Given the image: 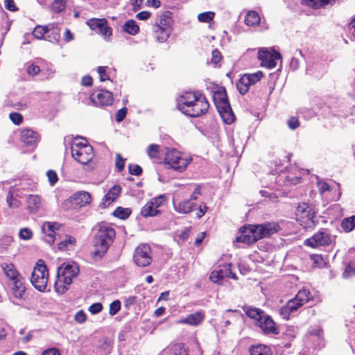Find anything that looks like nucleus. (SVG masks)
<instances>
[{"label": "nucleus", "mask_w": 355, "mask_h": 355, "mask_svg": "<svg viewBox=\"0 0 355 355\" xmlns=\"http://www.w3.org/2000/svg\"><path fill=\"white\" fill-rule=\"evenodd\" d=\"M178 108L183 114L191 117H198L205 114L209 105L201 94L187 92L178 98Z\"/></svg>", "instance_id": "f257e3e1"}, {"label": "nucleus", "mask_w": 355, "mask_h": 355, "mask_svg": "<svg viewBox=\"0 0 355 355\" xmlns=\"http://www.w3.org/2000/svg\"><path fill=\"white\" fill-rule=\"evenodd\" d=\"M279 230V227L276 223L243 227L239 230L236 242L247 245L252 244L261 239L277 232Z\"/></svg>", "instance_id": "f03ea898"}, {"label": "nucleus", "mask_w": 355, "mask_h": 355, "mask_svg": "<svg viewBox=\"0 0 355 355\" xmlns=\"http://www.w3.org/2000/svg\"><path fill=\"white\" fill-rule=\"evenodd\" d=\"M79 272V266L76 263H63L58 268L57 279L54 286L55 291L60 295L64 294Z\"/></svg>", "instance_id": "7ed1b4c3"}, {"label": "nucleus", "mask_w": 355, "mask_h": 355, "mask_svg": "<svg viewBox=\"0 0 355 355\" xmlns=\"http://www.w3.org/2000/svg\"><path fill=\"white\" fill-rule=\"evenodd\" d=\"M115 235V231L112 226L106 223L100 224L94 242V254L101 257L107 252Z\"/></svg>", "instance_id": "20e7f679"}, {"label": "nucleus", "mask_w": 355, "mask_h": 355, "mask_svg": "<svg viewBox=\"0 0 355 355\" xmlns=\"http://www.w3.org/2000/svg\"><path fill=\"white\" fill-rule=\"evenodd\" d=\"M245 314L253 319L255 324L259 327L265 334H278L279 331L272 318L266 314L262 310L257 308L246 307Z\"/></svg>", "instance_id": "39448f33"}, {"label": "nucleus", "mask_w": 355, "mask_h": 355, "mask_svg": "<svg viewBox=\"0 0 355 355\" xmlns=\"http://www.w3.org/2000/svg\"><path fill=\"white\" fill-rule=\"evenodd\" d=\"M164 155V164L167 168L179 172L184 171L192 160L189 155L175 148H166Z\"/></svg>", "instance_id": "423d86ee"}, {"label": "nucleus", "mask_w": 355, "mask_h": 355, "mask_svg": "<svg viewBox=\"0 0 355 355\" xmlns=\"http://www.w3.org/2000/svg\"><path fill=\"white\" fill-rule=\"evenodd\" d=\"M173 31V19L170 12H164L157 17L153 26L155 39L159 42H166Z\"/></svg>", "instance_id": "0eeeda50"}, {"label": "nucleus", "mask_w": 355, "mask_h": 355, "mask_svg": "<svg viewBox=\"0 0 355 355\" xmlns=\"http://www.w3.org/2000/svg\"><path fill=\"white\" fill-rule=\"evenodd\" d=\"M213 100L223 121L227 124H231L234 122V116L228 102L225 91L219 89L215 92L213 95Z\"/></svg>", "instance_id": "6e6552de"}, {"label": "nucleus", "mask_w": 355, "mask_h": 355, "mask_svg": "<svg viewBox=\"0 0 355 355\" xmlns=\"http://www.w3.org/2000/svg\"><path fill=\"white\" fill-rule=\"evenodd\" d=\"M310 299L311 293L308 290H300L294 298L290 300L286 305L280 308L279 314L284 319L288 320L291 313L295 312L298 309L308 302Z\"/></svg>", "instance_id": "1a4fd4ad"}, {"label": "nucleus", "mask_w": 355, "mask_h": 355, "mask_svg": "<svg viewBox=\"0 0 355 355\" xmlns=\"http://www.w3.org/2000/svg\"><path fill=\"white\" fill-rule=\"evenodd\" d=\"M71 151L74 159L83 165L89 163L94 157L93 148L87 141L75 140L72 143Z\"/></svg>", "instance_id": "9d476101"}, {"label": "nucleus", "mask_w": 355, "mask_h": 355, "mask_svg": "<svg viewBox=\"0 0 355 355\" xmlns=\"http://www.w3.org/2000/svg\"><path fill=\"white\" fill-rule=\"evenodd\" d=\"M48 280L49 270L47 266L43 260L40 259L34 267L31 282L37 290L44 292L46 288Z\"/></svg>", "instance_id": "9b49d317"}, {"label": "nucleus", "mask_w": 355, "mask_h": 355, "mask_svg": "<svg viewBox=\"0 0 355 355\" xmlns=\"http://www.w3.org/2000/svg\"><path fill=\"white\" fill-rule=\"evenodd\" d=\"M257 58L261 62V66L268 69L275 68L282 60V55L278 51L265 47L259 49Z\"/></svg>", "instance_id": "f8f14e48"}, {"label": "nucleus", "mask_w": 355, "mask_h": 355, "mask_svg": "<svg viewBox=\"0 0 355 355\" xmlns=\"http://www.w3.org/2000/svg\"><path fill=\"white\" fill-rule=\"evenodd\" d=\"M133 261L139 267H146L152 261V250L149 245L140 244L135 250Z\"/></svg>", "instance_id": "ddd939ff"}, {"label": "nucleus", "mask_w": 355, "mask_h": 355, "mask_svg": "<svg viewBox=\"0 0 355 355\" xmlns=\"http://www.w3.org/2000/svg\"><path fill=\"white\" fill-rule=\"evenodd\" d=\"M91 200L92 198L89 193L85 191H80L76 192L70 197L69 199L66 200L64 202L63 205L66 209H69L71 207L80 208L89 205Z\"/></svg>", "instance_id": "4468645a"}, {"label": "nucleus", "mask_w": 355, "mask_h": 355, "mask_svg": "<svg viewBox=\"0 0 355 355\" xmlns=\"http://www.w3.org/2000/svg\"><path fill=\"white\" fill-rule=\"evenodd\" d=\"M263 76V74L261 71L243 75L236 83V87L240 94H245L249 91L250 86L259 82Z\"/></svg>", "instance_id": "2eb2a0df"}, {"label": "nucleus", "mask_w": 355, "mask_h": 355, "mask_svg": "<svg viewBox=\"0 0 355 355\" xmlns=\"http://www.w3.org/2000/svg\"><path fill=\"white\" fill-rule=\"evenodd\" d=\"M333 241V237L327 231H320L304 241L306 245L311 248L329 245Z\"/></svg>", "instance_id": "dca6fc26"}, {"label": "nucleus", "mask_w": 355, "mask_h": 355, "mask_svg": "<svg viewBox=\"0 0 355 355\" xmlns=\"http://www.w3.org/2000/svg\"><path fill=\"white\" fill-rule=\"evenodd\" d=\"M107 20L105 19H91L87 21V24L94 31L102 35L105 39L112 35V28L107 26Z\"/></svg>", "instance_id": "f3484780"}, {"label": "nucleus", "mask_w": 355, "mask_h": 355, "mask_svg": "<svg viewBox=\"0 0 355 355\" xmlns=\"http://www.w3.org/2000/svg\"><path fill=\"white\" fill-rule=\"evenodd\" d=\"M90 98L96 105H110L113 102V95L107 90H99L92 94Z\"/></svg>", "instance_id": "a211bd4d"}, {"label": "nucleus", "mask_w": 355, "mask_h": 355, "mask_svg": "<svg viewBox=\"0 0 355 355\" xmlns=\"http://www.w3.org/2000/svg\"><path fill=\"white\" fill-rule=\"evenodd\" d=\"M61 225L58 223L45 222L42 230L44 234V239L49 244H53L55 241L56 231L59 230Z\"/></svg>", "instance_id": "6ab92c4d"}, {"label": "nucleus", "mask_w": 355, "mask_h": 355, "mask_svg": "<svg viewBox=\"0 0 355 355\" xmlns=\"http://www.w3.org/2000/svg\"><path fill=\"white\" fill-rule=\"evenodd\" d=\"M42 206L41 197L38 195L30 194L26 198V207L30 214H36Z\"/></svg>", "instance_id": "aec40b11"}, {"label": "nucleus", "mask_w": 355, "mask_h": 355, "mask_svg": "<svg viewBox=\"0 0 355 355\" xmlns=\"http://www.w3.org/2000/svg\"><path fill=\"white\" fill-rule=\"evenodd\" d=\"M173 206L176 212L181 214H188L194 209L196 204L191 200L177 201L173 199Z\"/></svg>", "instance_id": "412c9836"}, {"label": "nucleus", "mask_w": 355, "mask_h": 355, "mask_svg": "<svg viewBox=\"0 0 355 355\" xmlns=\"http://www.w3.org/2000/svg\"><path fill=\"white\" fill-rule=\"evenodd\" d=\"M205 315L202 311H196L188 315L186 318L179 320L178 324H187L192 326H198L202 323Z\"/></svg>", "instance_id": "4be33fe9"}, {"label": "nucleus", "mask_w": 355, "mask_h": 355, "mask_svg": "<svg viewBox=\"0 0 355 355\" xmlns=\"http://www.w3.org/2000/svg\"><path fill=\"white\" fill-rule=\"evenodd\" d=\"M231 274V266H224L223 268L214 270L210 276L209 279L211 282L216 284H220L221 280L225 277H228Z\"/></svg>", "instance_id": "5701e85b"}, {"label": "nucleus", "mask_w": 355, "mask_h": 355, "mask_svg": "<svg viewBox=\"0 0 355 355\" xmlns=\"http://www.w3.org/2000/svg\"><path fill=\"white\" fill-rule=\"evenodd\" d=\"M121 188L119 185H114L108 192L105 195L102 200V206L107 207L110 206L119 196L121 193Z\"/></svg>", "instance_id": "b1692460"}, {"label": "nucleus", "mask_w": 355, "mask_h": 355, "mask_svg": "<svg viewBox=\"0 0 355 355\" xmlns=\"http://www.w3.org/2000/svg\"><path fill=\"white\" fill-rule=\"evenodd\" d=\"M314 218L315 211L313 209H311L309 211H306V214L300 216L297 218V220L300 223L301 225H302L305 229H309L315 226V223Z\"/></svg>", "instance_id": "393cba45"}, {"label": "nucleus", "mask_w": 355, "mask_h": 355, "mask_svg": "<svg viewBox=\"0 0 355 355\" xmlns=\"http://www.w3.org/2000/svg\"><path fill=\"white\" fill-rule=\"evenodd\" d=\"M38 139L37 133L31 129H24L21 131V141L26 145H34Z\"/></svg>", "instance_id": "a878e982"}, {"label": "nucleus", "mask_w": 355, "mask_h": 355, "mask_svg": "<svg viewBox=\"0 0 355 355\" xmlns=\"http://www.w3.org/2000/svg\"><path fill=\"white\" fill-rule=\"evenodd\" d=\"M336 0H302V3L313 9H319L322 7L332 6Z\"/></svg>", "instance_id": "bb28decb"}, {"label": "nucleus", "mask_w": 355, "mask_h": 355, "mask_svg": "<svg viewBox=\"0 0 355 355\" xmlns=\"http://www.w3.org/2000/svg\"><path fill=\"white\" fill-rule=\"evenodd\" d=\"M76 245V240L71 236H66L65 238L58 243V248L62 251L73 250Z\"/></svg>", "instance_id": "cd10ccee"}, {"label": "nucleus", "mask_w": 355, "mask_h": 355, "mask_svg": "<svg viewBox=\"0 0 355 355\" xmlns=\"http://www.w3.org/2000/svg\"><path fill=\"white\" fill-rule=\"evenodd\" d=\"M160 213V211L153 206V203L150 200L146 202L141 210V214L146 218L155 216Z\"/></svg>", "instance_id": "c85d7f7f"}, {"label": "nucleus", "mask_w": 355, "mask_h": 355, "mask_svg": "<svg viewBox=\"0 0 355 355\" xmlns=\"http://www.w3.org/2000/svg\"><path fill=\"white\" fill-rule=\"evenodd\" d=\"M46 40L56 43L60 40V28L57 24H51L49 25Z\"/></svg>", "instance_id": "c756f323"}, {"label": "nucleus", "mask_w": 355, "mask_h": 355, "mask_svg": "<svg viewBox=\"0 0 355 355\" xmlns=\"http://www.w3.org/2000/svg\"><path fill=\"white\" fill-rule=\"evenodd\" d=\"M250 352V355H272L270 348L261 344L252 346Z\"/></svg>", "instance_id": "7c9ffc66"}, {"label": "nucleus", "mask_w": 355, "mask_h": 355, "mask_svg": "<svg viewBox=\"0 0 355 355\" xmlns=\"http://www.w3.org/2000/svg\"><path fill=\"white\" fill-rule=\"evenodd\" d=\"M12 291L14 296L16 298H21L25 292V288L23 286L21 281L17 279L12 281Z\"/></svg>", "instance_id": "2f4dec72"}, {"label": "nucleus", "mask_w": 355, "mask_h": 355, "mask_svg": "<svg viewBox=\"0 0 355 355\" xmlns=\"http://www.w3.org/2000/svg\"><path fill=\"white\" fill-rule=\"evenodd\" d=\"M261 18L255 11H249L245 17V22L248 26H255L259 24Z\"/></svg>", "instance_id": "473e14b6"}, {"label": "nucleus", "mask_w": 355, "mask_h": 355, "mask_svg": "<svg viewBox=\"0 0 355 355\" xmlns=\"http://www.w3.org/2000/svg\"><path fill=\"white\" fill-rule=\"evenodd\" d=\"M2 269L6 277L12 281L17 279L19 274L13 264L4 263L2 265Z\"/></svg>", "instance_id": "72a5a7b5"}, {"label": "nucleus", "mask_w": 355, "mask_h": 355, "mask_svg": "<svg viewBox=\"0 0 355 355\" xmlns=\"http://www.w3.org/2000/svg\"><path fill=\"white\" fill-rule=\"evenodd\" d=\"M123 31L130 35H135L139 31V27L134 20H128L123 25Z\"/></svg>", "instance_id": "f704fd0d"}, {"label": "nucleus", "mask_w": 355, "mask_h": 355, "mask_svg": "<svg viewBox=\"0 0 355 355\" xmlns=\"http://www.w3.org/2000/svg\"><path fill=\"white\" fill-rule=\"evenodd\" d=\"M167 352L168 355H188L186 349L182 344H175L170 346Z\"/></svg>", "instance_id": "c9c22d12"}, {"label": "nucleus", "mask_w": 355, "mask_h": 355, "mask_svg": "<svg viewBox=\"0 0 355 355\" xmlns=\"http://www.w3.org/2000/svg\"><path fill=\"white\" fill-rule=\"evenodd\" d=\"M49 25L48 26H37L35 28L33 31V35L37 39H45L46 40Z\"/></svg>", "instance_id": "e433bc0d"}, {"label": "nucleus", "mask_w": 355, "mask_h": 355, "mask_svg": "<svg viewBox=\"0 0 355 355\" xmlns=\"http://www.w3.org/2000/svg\"><path fill=\"white\" fill-rule=\"evenodd\" d=\"M342 227L345 232H350L355 228V216L345 218L342 221Z\"/></svg>", "instance_id": "4c0bfd02"}, {"label": "nucleus", "mask_w": 355, "mask_h": 355, "mask_svg": "<svg viewBox=\"0 0 355 355\" xmlns=\"http://www.w3.org/2000/svg\"><path fill=\"white\" fill-rule=\"evenodd\" d=\"M131 214V210L129 208L117 207L114 211V216L120 219H126Z\"/></svg>", "instance_id": "58836bf2"}, {"label": "nucleus", "mask_w": 355, "mask_h": 355, "mask_svg": "<svg viewBox=\"0 0 355 355\" xmlns=\"http://www.w3.org/2000/svg\"><path fill=\"white\" fill-rule=\"evenodd\" d=\"M214 15L215 14L213 12H205L198 14V19L200 22L209 23L213 20Z\"/></svg>", "instance_id": "ea45409f"}, {"label": "nucleus", "mask_w": 355, "mask_h": 355, "mask_svg": "<svg viewBox=\"0 0 355 355\" xmlns=\"http://www.w3.org/2000/svg\"><path fill=\"white\" fill-rule=\"evenodd\" d=\"M6 201L8 206L12 209L18 208L21 205V202L18 199L14 198L11 192L8 193Z\"/></svg>", "instance_id": "a19ab883"}, {"label": "nucleus", "mask_w": 355, "mask_h": 355, "mask_svg": "<svg viewBox=\"0 0 355 355\" xmlns=\"http://www.w3.org/2000/svg\"><path fill=\"white\" fill-rule=\"evenodd\" d=\"M121 302L119 300H114L109 306V314L111 316L116 315L121 309Z\"/></svg>", "instance_id": "79ce46f5"}, {"label": "nucleus", "mask_w": 355, "mask_h": 355, "mask_svg": "<svg viewBox=\"0 0 355 355\" xmlns=\"http://www.w3.org/2000/svg\"><path fill=\"white\" fill-rule=\"evenodd\" d=\"M159 146L157 144H150L146 150L147 155L150 158L157 157L159 152Z\"/></svg>", "instance_id": "37998d69"}, {"label": "nucleus", "mask_w": 355, "mask_h": 355, "mask_svg": "<svg viewBox=\"0 0 355 355\" xmlns=\"http://www.w3.org/2000/svg\"><path fill=\"white\" fill-rule=\"evenodd\" d=\"M33 232L30 228H21L19 232V236L22 240H30L33 237Z\"/></svg>", "instance_id": "c03bdc74"}, {"label": "nucleus", "mask_w": 355, "mask_h": 355, "mask_svg": "<svg viewBox=\"0 0 355 355\" xmlns=\"http://www.w3.org/2000/svg\"><path fill=\"white\" fill-rule=\"evenodd\" d=\"M150 201L153 203V206H155L157 209H159V207L166 203V198L164 195H160L152 198Z\"/></svg>", "instance_id": "a18cd8bd"}, {"label": "nucleus", "mask_w": 355, "mask_h": 355, "mask_svg": "<svg viewBox=\"0 0 355 355\" xmlns=\"http://www.w3.org/2000/svg\"><path fill=\"white\" fill-rule=\"evenodd\" d=\"M311 209H313V208L310 205H309L308 204H306L305 202L299 204V205L297 208V213H296L297 218L304 214H306V211H309Z\"/></svg>", "instance_id": "49530a36"}, {"label": "nucleus", "mask_w": 355, "mask_h": 355, "mask_svg": "<svg viewBox=\"0 0 355 355\" xmlns=\"http://www.w3.org/2000/svg\"><path fill=\"white\" fill-rule=\"evenodd\" d=\"M311 260L315 267L322 268L325 266V261L323 257L320 254H313L311 257Z\"/></svg>", "instance_id": "de8ad7c7"}, {"label": "nucleus", "mask_w": 355, "mask_h": 355, "mask_svg": "<svg viewBox=\"0 0 355 355\" xmlns=\"http://www.w3.org/2000/svg\"><path fill=\"white\" fill-rule=\"evenodd\" d=\"M65 8V3L62 0H55L51 5V8L54 12H60Z\"/></svg>", "instance_id": "09e8293b"}, {"label": "nucleus", "mask_w": 355, "mask_h": 355, "mask_svg": "<svg viewBox=\"0 0 355 355\" xmlns=\"http://www.w3.org/2000/svg\"><path fill=\"white\" fill-rule=\"evenodd\" d=\"M87 318V315L83 310L78 311L74 315V320L79 324L84 323Z\"/></svg>", "instance_id": "8fccbe9b"}, {"label": "nucleus", "mask_w": 355, "mask_h": 355, "mask_svg": "<svg viewBox=\"0 0 355 355\" xmlns=\"http://www.w3.org/2000/svg\"><path fill=\"white\" fill-rule=\"evenodd\" d=\"M103 309V305L100 302L92 304L89 308L88 311L93 315L100 313Z\"/></svg>", "instance_id": "3c124183"}, {"label": "nucleus", "mask_w": 355, "mask_h": 355, "mask_svg": "<svg viewBox=\"0 0 355 355\" xmlns=\"http://www.w3.org/2000/svg\"><path fill=\"white\" fill-rule=\"evenodd\" d=\"M10 120L16 125H19L23 120V116L21 114L17 112H12L10 114Z\"/></svg>", "instance_id": "603ef678"}, {"label": "nucleus", "mask_w": 355, "mask_h": 355, "mask_svg": "<svg viewBox=\"0 0 355 355\" xmlns=\"http://www.w3.org/2000/svg\"><path fill=\"white\" fill-rule=\"evenodd\" d=\"M46 175L48 177V180L49 183L51 185L55 184L58 181V175L57 173L52 170H49L46 172Z\"/></svg>", "instance_id": "864d4df0"}, {"label": "nucleus", "mask_w": 355, "mask_h": 355, "mask_svg": "<svg viewBox=\"0 0 355 355\" xmlns=\"http://www.w3.org/2000/svg\"><path fill=\"white\" fill-rule=\"evenodd\" d=\"M107 67H99L98 68V73L99 75L100 80L103 82L109 79V76L106 73Z\"/></svg>", "instance_id": "5fc2aeb1"}, {"label": "nucleus", "mask_w": 355, "mask_h": 355, "mask_svg": "<svg viewBox=\"0 0 355 355\" xmlns=\"http://www.w3.org/2000/svg\"><path fill=\"white\" fill-rule=\"evenodd\" d=\"M26 71L29 75L35 76L40 71V69L38 66L31 64L27 67Z\"/></svg>", "instance_id": "6e6d98bb"}, {"label": "nucleus", "mask_w": 355, "mask_h": 355, "mask_svg": "<svg viewBox=\"0 0 355 355\" xmlns=\"http://www.w3.org/2000/svg\"><path fill=\"white\" fill-rule=\"evenodd\" d=\"M130 173L134 175H139L141 173L142 169L139 165H132L129 166Z\"/></svg>", "instance_id": "4d7b16f0"}, {"label": "nucleus", "mask_w": 355, "mask_h": 355, "mask_svg": "<svg viewBox=\"0 0 355 355\" xmlns=\"http://www.w3.org/2000/svg\"><path fill=\"white\" fill-rule=\"evenodd\" d=\"M221 54L220 52L215 49L212 51V58H211V62L214 64L218 63L221 60Z\"/></svg>", "instance_id": "13d9d810"}, {"label": "nucleus", "mask_w": 355, "mask_h": 355, "mask_svg": "<svg viewBox=\"0 0 355 355\" xmlns=\"http://www.w3.org/2000/svg\"><path fill=\"white\" fill-rule=\"evenodd\" d=\"M127 114V108L123 107L121 110H119L117 112L116 116V120L118 122H120L124 119Z\"/></svg>", "instance_id": "bf43d9fd"}, {"label": "nucleus", "mask_w": 355, "mask_h": 355, "mask_svg": "<svg viewBox=\"0 0 355 355\" xmlns=\"http://www.w3.org/2000/svg\"><path fill=\"white\" fill-rule=\"evenodd\" d=\"M42 355H60V352L55 347H51L45 349Z\"/></svg>", "instance_id": "052dcab7"}, {"label": "nucleus", "mask_w": 355, "mask_h": 355, "mask_svg": "<svg viewBox=\"0 0 355 355\" xmlns=\"http://www.w3.org/2000/svg\"><path fill=\"white\" fill-rule=\"evenodd\" d=\"M288 127L292 129L295 130L300 125V122L298 119L295 117L291 118L288 121Z\"/></svg>", "instance_id": "680f3d73"}, {"label": "nucleus", "mask_w": 355, "mask_h": 355, "mask_svg": "<svg viewBox=\"0 0 355 355\" xmlns=\"http://www.w3.org/2000/svg\"><path fill=\"white\" fill-rule=\"evenodd\" d=\"M125 160L117 154L116 157V166L119 171H122L124 168Z\"/></svg>", "instance_id": "e2e57ef3"}, {"label": "nucleus", "mask_w": 355, "mask_h": 355, "mask_svg": "<svg viewBox=\"0 0 355 355\" xmlns=\"http://www.w3.org/2000/svg\"><path fill=\"white\" fill-rule=\"evenodd\" d=\"M354 274H355V268L354 266H352V264H349L345 268L343 276L345 277H349Z\"/></svg>", "instance_id": "0e129e2a"}, {"label": "nucleus", "mask_w": 355, "mask_h": 355, "mask_svg": "<svg viewBox=\"0 0 355 355\" xmlns=\"http://www.w3.org/2000/svg\"><path fill=\"white\" fill-rule=\"evenodd\" d=\"M318 187L319 192L321 194H322L323 193H324L325 191H327L329 189V187L328 184L326 183L325 182H322V181L318 182Z\"/></svg>", "instance_id": "69168bd1"}, {"label": "nucleus", "mask_w": 355, "mask_h": 355, "mask_svg": "<svg viewBox=\"0 0 355 355\" xmlns=\"http://www.w3.org/2000/svg\"><path fill=\"white\" fill-rule=\"evenodd\" d=\"M5 7L10 11H15L17 10V8L16 7L13 0H6Z\"/></svg>", "instance_id": "338daca9"}, {"label": "nucleus", "mask_w": 355, "mask_h": 355, "mask_svg": "<svg viewBox=\"0 0 355 355\" xmlns=\"http://www.w3.org/2000/svg\"><path fill=\"white\" fill-rule=\"evenodd\" d=\"M207 211V207L205 204H202V205H199L198 211L196 213L197 217L198 218L202 217Z\"/></svg>", "instance_id": "774afa93"}]
</instances>
